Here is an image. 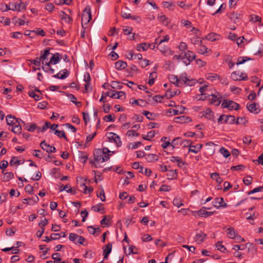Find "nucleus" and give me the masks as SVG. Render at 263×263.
Segmentation results:
<instances>
[{
  "instance_id": "nucleus-1",
  "label": "nucleus",
  "mask_w": 263,
  "mask_h": 263,
  "mask_svg": "<svg viewBox=\"0 0 263 263\" xmlns=\"http://www.w3.org/2000/svg\"><path fill=\"white\" fill-rule=\"evenodd\" d=\"M168 79L171 83L175 84L176 86H180L182 83L189 86H193L196 83V80L193 79H190L186 73H182L178 79L174 74L170 75Z\"/></svg>"
},
{
  "instance_id": "nucleus-2",
  "label": "nucleus",
  "mask_w": 263,
  "mask_h": 263,
  "mask_svg": "<svg viewBox=\"0 0 263 263\" xmlns=\"http://www.w3.org/2000/svg\"><path fill=\"white\" fill-rule=\"evenodd\" d=\"M94 160L90 161L91 163L96 164L99 162H104L107 161L109 159V155L107 156H104L102 154V149L98 148L95 150L93 153Z\"/></svg>"
},
{
  "instance_id": "nucleus-3",
  "label": "nucleus",
  "mask_w": 263,
  "mask_h": 263,
  "mask_svg": "<svg viewBox=\"0 0 263 263\" xmlns=\"http://www.w3.org/2000/svg\"><path fill=\"white\" fill-rule=\"evenodd\" d=\"M91 19V10L89 6L85 7L82 15V26L84 28V24L87 25Z\"/></svg>"
},
{
  "instance_id": "nucleus-4",
  "label": "nucleus",
  "mask_w": 263,
  "mask_h": 263,
  "mask_svg": "<svg viewBox=\"0 0 263 263\" xmlns=\"http://www.w3.org/2000/svg\"><path fill=\"white\" fill-rule=\"evenodd\" d=\"M208 95L209 97V100L211 104H215L216 106H218L220 104L221 96L219 92L215 91L214 93Z\"/></svg>"
},
{
  "instance_id": "nucleus-5",
  "label": "nucleus",
  "mask_w": 263,
  "mask_h": 263,
  "mask_svg": "<svg viewBox=\"0 0 263 263\" xmlns=\"http://www.w3.org/2000/svg\"><path fill=\"white\" fill-rule=\"evenodd\" d=\"M61 237H66V233L64 232H62L60 234H55L53 233L51 234L50 237L45 236L44 237V241L47 242H49L52 240H57L59 239Z\"/></svg>"
},
{
  "instance_id": "nucleus-6",
  "label": "nucleus",
  "mask_w": 263,
  "mask_h": 263,
  "mask_svg": "<svg viewBox=\"0 0 263 263\" xmlns=\"http://www.w3.org/2000/svg\"><path fill=\"white\" fill-rule=\"evenodd\" d=\"M61 60V55L59 53H56L55 54H52V57L51 58L50 61L48 62L45 63V66L48 67H50V65L52 64H57L59 63V62Z\"/></svg>"
},
{
  "instance_id": "nucleus-7",
  "label": "nucleus",
  "mask_w": 263,
  "mask_h": 263,
  "mask_svg": "<svg viewBox=\"0 0 263 263\" xmlns=\"http://www.w3.org/2000/svg\"><path fill=\"white\" fill-rule=\"evenodd\" d=\"M40 146L43 149L46 151L48 153H54L56 151V149L54 146L47 144L45 140L41 142Z\"/></svg>"
},
{
  "instance_id": "nucleus-8",
  "label": "nucleus",
  "mask_w": 263,
  "mask_h": 263,
  "mask_svg": "<svg viewBox=\"0 0 263 263\" xmlns=\"http://www.w3.org/2000/svg\"><path fill=\"white\" fill-rule=\"evenodd\" d=\"M213 205L218 209L220 207L225 208L227 206V204L222 198H216L213 201Z\"/></svg>"
},
{
  "instance_id": "nucleus-9",
  "label": "nucleus",
  "mask_w": 263,
  "mask_h": 263,
  "mask_svg": "<svg viewBox=\"0 0 263 263\" xmlns=\"http://www.w3.org/2000/svg\"><path fill=\"white\" fill-rule=\"evenodd\" d=\"M206 237V235L202 232H200L199 233H197L195 236L194 240L198 244L202 243L205 240Z\"/></svg>"
},
{
  "instance_id": "nucleus-10",
  "label": "nucleus",
  "mask_w": 263,
  "mask_h": 263,
  "mask_svg": "<svg viewBox=\"0 0 263 263\" xmlns=\"http://www.w3.org/2000/svg\"><path fill=\"white\" fill-rule=\"evenodd\" d=\"M192 121L189 117L182 116L175 118L174 121L179 123H189Z\"/></svg>"
},
{
  "instance_id": "nucleus-11",
  "label": "nucleus",
  "mask_w": 263,
  "mask_h": 263,
  "mask_svg": "<svg viewBox=\"0 0 263 263\" xmlns=\"http://www.w3.org/2000/svg\"><path fill=\"white\" fill-rule=\"evenodd\" d=\"M112 249V243H108L103 247L104 259H107L108 256L110 254Z\"/></svg>"
},
{
  "instance_id": "nucleus-12",
  "label": "nucleus",
  "mask_w": 263,
  "mask_h": 263,
  "mask_svg": "<svg viewBox=\"0 0 263 263\" xmlns=\"http://www.w3.org/2000/svg\"><path fill=\"white\" fill-rule=\"evenodd\" d=\"M109 136L108 137V138L110 140H113L114 142L116 143L117 146L118 147L120 146L121 145L122 142L118 135L113 133H109Z\"/></svg>"
},
{
  "instance_id": "nucleus-13",
  "label": "nucleus",
  "mask_w": 263,
  "mask_h": 263,
  "mask_svg": "<svg viewBox=\"0 0 263 263\" xmlns=\"http://www.w3.org/2000/svg\"><path fill=\"white\" fill-rule=\"evenodd\" d=\"M59 16L61 20H63L65 23L69 24H72V19L71 17L68 15L65 12L61 11L59 13Z\"/></svg>"
},
{
  "instance_id": "nucleus-14",
  "label": "nucleus",
  "mask_w": 263,
  "mask_h": 263,
  "mask_svg": "<svg viewBox=\"0 0 263 263\" xmlns=\"http://www.w3.org/2000/svg\"><path fill=\"white\" fill-rule=\"evenodd\" d=\"M247 108L251 112L257 114L259 111L258 105L257 103L247 104Z\"/></svg>"
},
{
  "instance_id": "nucleus-15",
  "label": "nucleus",
  "mask_w": 263,
  "mask_h": 263,
  "mask_svg": "<svg viewBox=\"0 0 263 263\" xmlns=\"http://www.w3.org/2000/svg\"><path fill=\"white\" fill-rule=\"evenodd\" d=\"M69 74V71L67 69H65L60 71L58 73L54 75L53 77L57 79H64L68 76Z\"/></svg>"
},
{
  "instance_id": "nucleus-16",
  "label": "nucleus",
  "mask_w": 263,
  "mask_h": 263,
  "mask_svg": "<svg viewBox=\"0 0 263 263\" xmlns=\"http://www.w3.org/2000/svg\"><path fill=\"white\" fill-rule=\"evenodd\" d=\"M231 78L234 81L246 80L248 79L247 76L243 77L236 71L232 73Z\"/></svg>"
},
{
  "instance_id": "nucleus-17",
  "label": "nucleus",
  "mask_w": 263,
  "mask_h": 263,
  "mask_svg": "<svg viewBox=\"0 0 263 263\" xmlns=\"http://www.w3.org/2000/svg\"><path fill=\"white\" fill-rule=\"evenodd\" d=\"M205 207H203L202 209L197 211V214L199 216L207 217L211 216L214 214L213 212H208L205 210Z\"/></svg>"
},
{
  "instance_id": "nucleus-18",
  "label": "nucleus",
  "mask_w": 263,
  "mask_h": 263,
  "mask_svg": "<svg viewBox=\"0 0 263 263\" xmlns=\"http://www.w3.org/2000/svg\"><path fill=\"white\" fill-rule=\"evenodd\" d=\"M39 197L37 196H35L32 198H25L23 200V202L24 204H33L39 201Z\"/></svg>"
},
{
  "instance_id": "nucleus-19",
  "label": "nucleus",
  "mask_w": 263,
  "mask_h": 263,
  "mask_svg": "<svg viewBox=\"0 0 263 263\" xmlns=\"http://www.w3.org/2000/svg\"><path fill=\"white\" fill-rule=\"evenodd\" d=\"M202 147V144H196V145H192V144H191L189 149V152H192L196 154L200 151Z\"/></svg>"
},
{
  "instance_id": "nucleus-20",
  "label": "nucleus",
  "mask_w": 263,
  "mask_h": 263,
  "mask_svg": "<svg viewBox=\"0 0 263 263\" xmlns=\"http://www.w3.org/2000/svg\"><path fill=\"white\" fill-rule=\"evenodd\" d=\"M127 67V63L123 61H118L115 63V67L117 70H121Z\"/></svg>"
},
{
  "instance_id": "nucleus-21",
  "label": "nucleus",
  "mask_w": 263,
  "mask_h": 263,
  "mask_svg": "<svg viewBox=\"0 0 263 263\" xmlns=\"http://www.w3.org/2000/svg\"><path fill=\"white\" fill-rule=\"evenodd\" d=\"M23 126L25 129L30 132H34L36 129H37V126L35 123H32L30 125L28 123H24Z\"/></svg>"
},
{
  "instance_id": "nucleus-22",
  "label": "nucleus",
  "mask_w": 263,
  "mask_h": 263,
  "mask_svg": "<svg viewBox=\"0 0 263 263\" xmlns=\"http://www.w3.org/2000/svg\"><path fill=\"white\" fill-rule=\"evenodd\" d=\"M219 35L214 32H211L209 33L206 36L205 39L211 41L212 42L218 40Z\"/></svg>"
},
{
  "instance_id": "nucleus-23",
  "label": "nucleus",
  "mask_w": 263,
  "mask_h": 263,
  "mask_svg": "<svg viewBox=\"0 0 263 263\" xmlns=\"http://www.w3.org/2000/svg\"><path fill=\"white\" fill-rule=\"evenodd\" d=\"M158 19L164 25L167 26L170 23V20L165 15L160 14L158 16Z\"/></svg>"
},
{
  "instance_id": "nucleus-24",
  "label": "nucleus",
  "mask_w": 263,
  "mask_h": 263,
  "mask_svg": "<svg viewBox=\"0 0 263 263\" xmlns=\"http://www.w3.org/2000/svg\"><path fill=\"white\" fill-rule=\"evenodd\" d=\"M203 116L209 120H213L214 117V113L212 110L209 108L205 111H203Z\"/></svg>"
},
{
  "instance_id": "nucleus-25",
  "label": "nucleus",
  "mask_w": 263,
  "mask_h": 263,
  "mask_svg": "<svg viewBox=\"0 0 263 263\" xmlns=\"http://www.w3.org/2000/svg\"><path fill=\"white\" fill-rule=\"evenodd\" d=\"M26 16L25 15H23L22 16V17L21 18H17L16 16L14 17L12 20H16V21L15 22V24L18 23L20 26L24 25L26 23L25 21ZM29 23L28 21L26 22L27 24H28Z\"/></svg>"
},
{
  "instance_id": "nucleus-26",
  "label": "nucleus",
  "mask_w": 263,
  "mask_h": 263,
  "mask_svg": "<svg viewBox=\"0 0 263 263\" xmlns=\"http://www.w3.org/2000/svg\"><path fill=\"white\" fill-rule=\"evenodd\" d=\"M168 179H176L177 177V170H170L167 171V173L166 174Z\"/></svg>"
},
{
  "instance_id": "nucleus-27",
  "label": "nucleus",
  "mask_w": 263,
  "mask_h": 263,
  "mask_svg": "<svg viewBox=\"0 0 263 263\" xmlns=\"http://www.w3.org/2000/svg\"><path fill=\"white\" fill-rule=\"evenodd\" d=\"M158 131H156L155 130H151L147 133V135H143L142 138L143 139L146 140H151V139L153 138L155 135L158 133Z\"/></svg>"
},
{
  "instance_id": "nucleus-28",
  "label": "nucleus",
  "mask_w": 263,
  "mask_h": 263,
  "mask_svg": "<svg viewBox=\"0 0 263 263\" xmlns=\"http://www.w3.org/2000/svg\"><path fill=\"white\" fill-rule=\"evenodd\" d=\"M170 160L172 162H178V166L181 167L184 165L182 160L178 157L172 156L170 157Z\"/></svg>"
},
{
  "instance_id": "nucleus-29",
  "label": "nucleus",
  "mask_w": 263,
  "mask_h": 263,
  "mask_svg": "<svg viewBox=\"0 0 263 263\" xmlns=\"http://www.w3.org/2000/svg\"><path fill=\"white\" fill-rule=\"evenodd\" d=\"M183 55L184 57V59L186 58L187 59L190 60L191 61L194 60L196 57L195 53L190 50H188L186 52H184Z\"/></svg>"
},
{
  "instance_id": "nucleus-30",
  "label": "nucleus",
  "mask_w": 263,
  "mask_h": 263,
  "mask_svg": "<svg viewBox=\"0 0 263 263\" xmlns=\"http://www.w3.org/2000/svg\"><path fill=\"white\" fill-rule=\"evenodd\" d=\"M206 79L213 81L219 79V76L216 73H209L205 76Z\"/></svg>"
},
{
  "instance_id": "nucleus-31",
  "label": "nucleus",
  "mask_w": 263,
  "mask_h": 263,
  "mask_svg": "<svg viewBox=\"0 0 263 263\" xmlns=\"http://www.w3.org/2000/svg\"><path fill=\"white\" fill-rule=\"evenodd\" d=\"M157 73L155 71L152 72L150 73L149 76V80L148 82V84L152 86L155 82V79L157 78Z\"/></svg>"
},
{
  "instance_id": "nucleus-32",
  "label": "nucleus",
  "mask_w": 263,
  "mask_h": 263,
  "mask_svg": "<svg viewBox=\"0 0 263 263\" xmlns=\"http://www.w3.org/2000/svg\"><path fill=\"white\" fill-rule=\"evenodd\" d=\"M15 117L14 116H13L11 115H9L6 116V119L7 124L9 125H13L14 126L15 125Z\"/></svg>"
},
{
  "instance_id": "nucleus-33",
  "label": "nucleus",
  "mask_w": 263,
  "mask_h": 263,
  "mask_svg": "<svg viewBox=\"0 0 263 263\" xmlns=\"http://www.w3.org/2000/svg\"><path fill=\"white\" fill-rule=\"evenodd\" d=\"M228 236L231 239H233L236 236V232L233 228H229L226 230Z\"/></svg>"
},
{
  "instance_id": "nucleus-34",
  "label": "nucleus",
  "mask_w": 263,
  "mask_h": 263,
  "mask_svg": "<svg viewBox=\"0 0 263 263\" xmlns=\"http://www.w3.org/2000/svg\"><path fill=\"white\" fill-rule=\"evenodd\" d=\"M150 46V45H147L145 43H143L139 44L137 46V50L140 51L141 50L145 51Z\"/></svg>"
},
{
  "instance_id": "nucleus-35",
  "label": "nucleus",
  "mask_w": 263,
  "mask_h": 263,
  "mask_svg": "<svg viewBox=\"0 0 263 263\" xmlns=\"http://www.w3.org/2000/svg\"><path fill=\"white\" fill-rule=\"evenodd\" d=\"M91 210L95 212H101L104 210L103 204L100 203L95 205L91 207Z\"/></svg>"
},
{
  "instance_id": "nucleus-36",
  "label": "nucleus",
  "mask_w": 263,
  "mask_h": 263,
  "mask_svg": "<svg viewBox=\"0 0 263 263\" xmlns=\"http://www.w3.org/2000/svg\"><path fill=\"white\" fill-rule=\"evenodd\" d=\"M68 98L77 107H79L81 106V102L77 101V98L72 94L68 95Z\"/></svg>"
},
{
  "instance_id": "nucleus-37",
  "label": "nucleus",
  "mask_w": 263,
  "mask_h": 263,
  "mask_svg": "<svg viewBox=\"0 0 263 263\" xmlns=\"http://www.w3.org/2000/svg\"><path fill=\"white\" fill-rule=\"evenodd\" d=\"M97 196L100 198L102 201H105L106 200L105 192L103 188L100 189L98 192Z\"/></svg>"
},
{
  "instance_id": "nucleus-38",
  "label": "nucleus",
  "mask_w": 263,
  "mask_h": 263,
  "mask_svg": "<svg viewBox=\"0 0 263 263\" xmlns=\"http://www.w3.org/2000/svg\"><path fill=\"white\" fill-rule=\"evenodd\" d=\"M50 54L49 49H46L44 50V53L41 55L40 58V60H42V64H44V62L46 59L47 58V57Z\"/></svg>"
},
{
  "instance_id": "nucleus-39",
  "label": "nucleus",
  "mask_w": 263,
  "mask_h": 263,
  "mask_svg": "<svg viewBox=\"0 0 263 263\" xmlns=\"http://www.w3.org/2000/svg\"><path fill=\"white\" fill-rule=\"evenodd\" d=\"M239 105L231 100L230 101V105H229V109H230V110H233V109H235V110H237L239 109Z\"/></svg>"
},
{
  "instance_id": "nucleus-40",
  "label": "nucleus",
  "mask_w": 263,
  "mask_h": 263,
  "mask_svg": "<svg viewBox=\"0 0 263 263\" xmlns=\"http://www.w3.org/2000/svg\"><path fill=\"white\" fill-rule=\"evenodd\" d=\"M20 3H16L17 11L19 12L24 11L26 9V5L22 2L21 0H20Z\"/></svg>"
},
{
  "instance_id": "nucleus-41",
  "label": "nucleus",
  "mask_w": 263,
  "mask_h": 263,
  "mask_svg": "<svg viewBox=\"0 0 263 263\" xmlns=\"http://www.w3.org/2000/svg\"><path fill=\"white\" fill-rule=\"evenodd\" d=\"M54 134L60 138H63L67 140V138L64 130H55Z\"/></svg>"
},
{
  "instance_id": "nucleus-42",
  "label": "nucleus",
  "mask_w": 263,
  "mask_h": 263,
  "mask_svg": "<svg viewBox=\"0 0 263 263\" xmlns=\"http://www.w3.org/2000/svg\"><path fill=\"white\" fill-rule=\"evenodd\" d=\"M11 130L15 134H20L21 133L22 126L20 125L15 124L12 128Z\"/></svg>"
},
{
  "instance_id": "nucleus-43",
  "label": "nucleus",
  "mask_w": 263,
  "mask_h": 263,
  "mask_svg": "<svg viewBox=\"0 0 263 263\" xmlns=\"http://www.w3.org/2000/svg\"><path fill=\"white\" fill-rule=\"evenodd\" d=\"M50 126V123L48 121H46L45 123V124L43 125L42 127H37V130L38 132H45L47 129L49 128Z\"/></svg>"
},
{
  "instance_id": "nucleus-44",
  "label": "nucleus",
  "mask_w": 263,
  "mask_h": 263,
  "mask_svg": "<svg viewBox=\"0 0 263 263\" xmlns=\"http://www.w3.org/2000/svg\"><path fill=\"white\" fill-rule=\"evenodd\" d=\"M225 122L229 124H233L235 121V118L234 116L228 115L226 116Z\"/></svg>"
},
{
  "instance_id": "nucleus-45",
  "label": "nucleus",
  "mask_w": 263,
  "mask_h": 263,
  "mask_svg": "<svg viewBox=\"0 0 263 263\" xmlns=\"http://www.w3.org/2000/svg\"><path fill=\"white\" fill-rule=\"evenodd\" d=\"M216 247L217 249L220 251L221 252L224 253L227 250V249L224 246L222 245V242L221 241H218L216 243Z\"/></svg>"
},
{
  "instance_id": "nucleus-46",
  "label": "nucleus",
  "mask_w": 263,
  "mask_h": 263,
  "mask_svg": "<svg viewBox=\"0 0 263 263\" xmlns=\"http://www.w3.org/2000/svg\"><path fill=\"white\" fill-rule=\"evenodd\" d=\"M4 175V179L6 181H8L14 178V174L12 172H6Z\"/></svg>"
},
{
  "instance_id": "nucleus-47",
  "label": "nucleus",
  "mask_w": 263,
  "mask_h": 263,
  "mask_svg": "<svg viewBox=\"0 0 263 263\" xmlns=\"http://www.w3.org/2000/svg\"><path fill=\"white\" fill-rule=\"evenodd\" d=\"M61 255L59 253H55L52 255V258L54 260L53 263H58V261H61Z\"/></svg>"
},
{
  "instance_id": "nucleus-48",
  "label": "nucleus",
  "mask_w": 263,
  "mask_h": 263,
  "mask_svg": "<svg viewBox=\"0 0 263 263\" xmlns=\"http://www.w3.org/2000/svg\"><path fill=\"white\" fill-rule=\"evenodd\" d=\"M110 86L114 89H121L122 87V86L120 85V83L118 81L111 82Z\"/></svg>"
},
{
  "instance_id": "nucleus-49",
  "label": "nucleus",
  "mask_w": 263,
  "mask_h": 263,
  "mask_svg": "<svg viewBox=\"0 0 263 263\" xmlns=\"http://www.w3.org/2000/svg\"><path fill=\"white\" fill-rule=\"evenodd\" d=\"M192 142L190 140H182L181 139L180 141V145H182L183 147H189L190 146L191 144H192Z\"/></svg>"
},
{
  "instance_id": "nucleus-50",
  "label": "nucleus",
  "mask_w": 263,
  "mask_h": 263,
  "mask_svg": "<svg viewBox=\"0 0 263 263\" xmlns=\"http://www.w3.org/2000/svg\"><path fill=\"white\" fill-rule=\"evenodd\" d=\"M159 50L162 53H165L170 52V54H173V51H171L170 48L167 46L162 47L159 48Z\"/></svg>"
},
{
  "instance_id": "nucleus-51",
  "label": "nucleus",
  "mask_w": 263,
  "mask_h": 263,
  "mask_svg": "<svg viewBox=\"0 0 263 263\" xmlns=\"http://www.w3.org/2000/svg\"><path fill=\"white\" fill-rule=\"evenodd\" d=\"M219 152L225 158H227L230 155V152L224 147L220 148Z\"/></svg>"
},
{
  "instance_id": "nucleus-52",
  "label": "nucleus",
  "mask_w": 263,
  "mask_h": 263,
  "mask_svg": "<svg viewBox=\"0 0 263 263\" xmlns=\"http://www.w3.org/2000/svg\"><path fill=\"white\" fill-rule=\"evenodd\" d=\"M115 119V115H108L104 117L103 120L106 121L114 122Z\"/></svg>"
},
{
  "instance_id": "nucleus-53",
  "label": "nucleus",
  "mask_w": 263,
  "mask_h": 263,
  "mask_svg": "<svg viewBox=\"0 0 263 263\" xmlns=\"http://www.w3.org/2000/svg\"><path fill=\"white\" fill-rule=\"evenodd\" d=\"M247 120L245 117H238L237 119L236 123L237 124H245L247 122Z\"/></svg>"
},
{
  "instance_id": "nucleus-54",
  "label": "nucleus",
  "mask_w": 263,
  "mask_h": 263,
  "mask_svg": "<svg viewBox=\"0 0 263 263\" xmlns=\"http://www.w3.org/2000/svg\"><path fill=\"white\" fill-rule=\"evenodd\" d=\"M157 156L155 154H150L146 156V159L148 162L153 161L155 160H157V158H156Z\"/></svg>"
},
{
  "instance_id": "nucleus-55",
  "label": "nucleus",
  "mask_w": 263,
  "mask_h": 263,
  "mask_svg": "<svg viewBox=\"0 0 263 263\" xmlns=\"http://www.w3.org/2000/svg\"><path fill=\"white\" fill-rule=\"evenodd\" d=\"M251 59L248 58L247 59V57H239L237 60V62L236 63V64L237 65L243 64L245 62H246L248 60H250Z\"/></svg>"
},
{
  "instance_id": "nucleus-56",
  "label": "nucleus",
  "mask_w": 263,
  "mask_h": 263,
  "mask_svg": "<svg viewBox=\"0 0 263 263\" xmlns=\"http://www.w3.org/2000/svg\"><path fill=\"white\" fill-rule=\"evenodd\" d=\"M252 180L253 179L251 176H247L243 178V182L246 185H249L252 183Z\"/></svg>"
},
{
  "instance_id": "nucleus-57",
  "label": "nucleus",
  "mask_w": 263,
  "mask_h": 263,
  "mask_svg": "<svg viewBox=\"0 0 263 263\" xmlns=\"http://www.w3.org/2000/svg\"><path fill=\"white\" fill-rule=\"evenodd\" d=\"M181 140V138L180 137H177L173 139V140L172 141L171 145L173 146V148H174L175 145H178L179 144H180V141Z\"/></svg>"
},
{
  "instance_id": "nucleus-58",
  "label": "nucleus",
  "mask_w": 263,
  "mask_h": 263,
  "mask_svg": "<svg viewBox=\"0 0 263 263\" xmlns=\"http://www.w3.org/2000/svg\"><path fill=\"white\" fill-rule=\"evenodd\" d=\"M240 15L236 13H232L230 15V18L233 20L234 22H236V20H238Z\"/></svg>"
},
{
  "instance_id": "nucleus-59",
  "label": "nucleus",
  "mask_w": 263,
  "mask_h": 263,
  "mask_svg": "<svg viewBox=\"0 0 263 263\" xmlns=\"http://www.w3.org/2000/svg\"><path fill=\"white\" fill-rule=\"evenodd\" d=\"M29 61L35 66H40L41 60L39 57L36 58L35 60H29Z\"/></svg>"
},
{
  "instance_id": "nucleus-60",
  "label": "nucleus",
  "mask_w": 263,
  "mask_h": 263,
  "mask_svg": "<svg viewBox=\"0 0 263 263\" xmlns=\"http://www.w3.org/2000/svg\"><path fill=\"white\" fill-rule=\"evenodd\" d=\"M191 43L194 45L197 44L199 43H202V41L200 39V37H197V36H195V37H193L191 38Z\"/></svg>"
},
{
  "instance_id": "nucleus-61",
  "label": "nucleus",
  "mask_w": 263,
  "mask_h": 263,
  "mask_svg": "<svg viewBox=\"0 0 263 263\" xmlns=\"http://www.w3.org/2000/svg\"><path fill=\"white\" fill-rule=\"evenodd\" d=\"M199 52L201 54H204L205 53H207L208 52V48L204 45H201L199 46Z\"/></svg>"
},
{
  "instance_id": "nucleus-62",
  "label": "nucleus",
  "mask_w": 263,
  "mask_h": 263,
  "mask_svg": "<svg viewBox=\"0 0 263 263\" xmlns=\"http://www.w3.org/2000/svg\"><path fill=\"white\" fill-rule=\"evenodd\" d=\"M54 8V6L52 3H47L45 7V9L49 12H52Z\"/></svg>"
},
{
  "instance_id": "nucleus-63",
  "label": "nucleus",
  "mask_w": 263,
  "mask_h": 263,
  "mask_svg": "<svg viewBox=\"0 0 263 263\" xmlns=\"http://www.w3.org/2000/svg\"><path fill=\"white\" fill-rule=\"evenodd\" d=\"M171 190V186L166 185H162L159 189L160 191L168 192Z\"/></svg>"
},
{
  "instance_id": "nucleus-64",
  "label": "nucleus",
  "mask_w": 263,
  "mask_h": 263,
  "mask_svg": "<svg viewBox=\"0 0 263 263\" xmlns=\"http://www.w3.org/2000/svg\"><path fill=\"white\" fill-rule=\"evenodd\" d=\"M253 162L254 163L257 162L259 164H261V165H263V154H261L258 157V158L257 160H253Z\"/></svg>"
}]
</instances>
